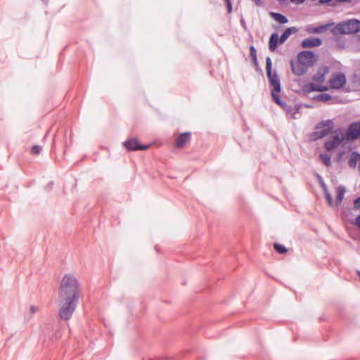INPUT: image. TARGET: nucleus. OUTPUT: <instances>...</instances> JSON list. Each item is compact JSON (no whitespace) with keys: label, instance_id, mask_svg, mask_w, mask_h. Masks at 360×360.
<instances>
[{"label":"nucleus","instance_id":"f257e3e1","mask_svg":"<svg viewBox=\"0 0 360 360\" xmlns=\"http://www.w3.org/2000/svg\"><path fill=\"white\" fill-rule=\"evenodd\" d=\"M81 295V285L72 274H66L62 278L58 288V316L65 321L71 319Z\"/></svg>","mask_w":360,"mask_h":360},{"label":"nucleus","instance_id":"f03ea898","mask_svg":"<svg viewBox=\"0 0 360 360\" xmlns=\"http://www.w3.org/2000/svg\"><path fill=\"white\" fill-rule=\"evenodd\" d=\"M334 128V122L333 120H323L319 122L316 127V131L311 136L314 139H319L328 135Z\"/></svg>","mask_w":360,"mask_h":360},{"label":"nucleus","instance_id":"7ed1b4c3","mask_svg":"<svg viewBox=\"0 0 360 360\" xmlns=\"http://www.w3.org/2000/svg\"><path fill=\"white\" fill-rule=\"evenodd\" d=\"M335 29L341 34H353L360 32V21L356 19L348 20L338 23Z\"/></svg>","mask_w":360,"mask_h":360},{"label":"nucleus","instance_id":"20e7f679","mask_svg":"<svg viewBox=\"0 0 360 360\" xmlns=\"http://www.w3.org/2000/svg\"><path fill=\"white\" fill-rule=\"evenodd\" d=\"M266 70L269 84L273 87L271 91L278 94L281 90L280 79L276 72H272L271 71V60L269 57L266 59Z\"/></svg>","mask_w":360,"mask_h":360},{"label":"nucleus","instance_id":"39448f33","mask_svg":"<svg viewBox=\"0 0 360 360\" xmlns=\"http://www.w3.org/2000/svg\"><path fill=\"white\" fill-rule=\"evenodd\" d=\"M328 83L330 88L334 89H339L344 86L346 83V77L344 74L341 72L335 73L329 79Z\"/></svg>","mask_w":360,"mask_h":360},{"label":"nucleus","instance_id":"423d86ee","mask_svg":"<svg viewBox=\"0 0 360 360\" xmlns=\"http://www.w3.org/2000/svg\"><path fill=\"white\" fill-rule=\"evenodd\" d=\"M297 60L303 63L306 67L311 66L316 61V56L311 51H304L300 52L297 56Z\"/></svg>","mask_w":360,"mask_h":360},{"label":"nucleus","instance_id":"0eeeda50","mask_svg":"<svg viewBox=\"0 0 360 360\" xmlns=\"http://www.w3.org/2000/svg\"><path fill=\"white\" fill-rule=\"evenodd\" d=\"M360 136V121L352 123L346 132L347 140H354Z\"/></svg>","mask_w":360,"mask_h":360},{"label":"nucleus","instance_id":"6e6552de","mask_svg":"<svg viewBox=\"0 0 360 360\" xmlns=\"http://www.w3.org/2000/svg\"><path fill=\"white\" fill-rule=\"evenodd\" d=\"M271 96L274 101L281 106L288 114L295 115L297 112V110L295 108L288 105L285 102L282 101L278 94L271 91Z\"/></svg>","mask_w":360,"mask_h":360},{"label":"nucleus","instance_id":"1a4fd4ad","mask_svg":"<svg viewBox=\"0 0 360 360\" xmlns=\"http://www.w3.org/2000/svg\"><path fill=\"white\" fill-rule=\"evenodd\" d=\"M344 139L345 137H340L339 135H335L326 141L325 148L328 151H330L335 148H337L340 145V143L344 141Z\"/></svg>","mask_w":360,"mask_h":360},{"label":"nucleus","instance_id":"9d476101","mask_svg":"<svg viewBox=\"0 0 360 360\" xmlns=\"http://www.w3.org/2000/svg\"><path fill=\"white\" fill-rule=\"evenodd\" d=\"M124 146L129 150H143L149 148V146L141 145L135 139H131L124 142Z\"/></svg>","mask_w":360,"mask_h":360},{"label":"nucleus","instance_id":"9b49d317","mask_svg":"<svg viewBox=\"0 0 360 360\" xmlns=\"http://www.w3.org/2000/svg\"><path fill=\"white\" fill-rule=\"evenodd\" d=\"M290 66L292 72L297 76H300L306 73L308 68L299 60H297L296 61H295L294 60H291Z\"/></svg>","mask_w":360,"mask_h":360},{"label":"nucleus","instance_id":"f8f14e48","mask_svg":"<svg viewBox=\"0 0 360 360\" xmlns=\"http://www.w3.org/2000/svg\"><path fill=\"white\" fill-rule=\"evenodd\" d=\"M322 44V41L320 38L310 37L304 39L302 41V46L303 48H311L319 46Z\"/></svg>","mask_w":360,"mask_h":360},{"label":"nucleus","instance_id":"ddd939ff","mask_svg":"<svg viewBox=\"0 0 360 360\" xmlns=\"http://www.w3.org/2000/svg\"><path fill=\"white\" fill-rule=\"evenodd\" d=\"M329 72L327 66L321 68L319 71L313 76V79L318 83H322L325 81L326 75Z\"/></svg>","mask_w":360,"mask_h":360},{"label":"nucleus","instance_id":"4468645a","mask_svg":"<svg viewBox=\"0 0 360 360\" xmlns=\"http://www.w3.org/2000/svg\"><path fill=\"white\" fill-rule=\"evenodd\" d=\"M191 133L184 132L180 134L176 139V146L178 148H183L186 143L190 140Z\"/></svg>","mask_w":360,"mask_h":360},{"label":"nucleus","instance_id":"2eb2a0df","mask_svg":"<svg viewBox=\"0 0 360 360\" xmlns=\"http://www.w3.org/2000/svg\"><path fill=\"white\" fill-rule=\"evenodd\" d=\"M279 39L280 37L277 33H273L270 36L269 41V49L271 51H274L277 49L278 44H280Z\"/></svg>","mask_w":360,"mask_h":360},{"label":"nucleus","instance_id":"dca6fc26","mask_svg":"<svg viewBox=\"0 0 360 360\" xmlns=\"http://www.w3.org/2000/svg\"><path fill=\"white\" fill-rule=\"evenodd\" d=\"M327 25H323L318 27H313L310 25L307 27L306 31L309 34H321L324 32L328 29Z\"/></svg>","mask_w":360,"mask_h":360},{"label":"nucleus","instance_id":"f3484780","mask_svg":"<svg viewBox=\"0 0 360 360\" xmlns=\"http://www.w3.org/2000/svg\"><path fill=\"white\" fill-rule=\"evenodd\" d=\"M297 32V29L295 27H291L287 28L284 31L283 34L281 36V37L279 39V43L281 44H283L288 39V37L290 36V34H292L293 33H296Z\"/></svg>","mask_w":360,"mask_h":360},{"label":"nucleus","instance_id":"a211bd4d","mask_svg":"<svg viewBox=\"0 0 360 360\" xmlns=\"http://www.w3.org/2000/svg\"><path fill=\"white\" fill-rule=\"evenodd\" d=\"M345 188L343 186H339L337 188V193H336V198H335V202H336V205H339L343 198H344V195H345Z\"/></svg>","mask_w":360,"mask_h":360},{"label":"nucleus","instance_id":"6ab92c4d","mask_svg":"<svg viewBox=\"0 0 360 360\" xmlns=\"http://www.w3.org/2000/svg\"><path fill=\"white\" fill-rule=\"evenodd\" d=\"M360 154L353 152L350 156L348 165L350 167L355 168L358 164Z\"/></svg>","mask_w":360,"mask_h":360},{"label":"nucleus","instance_id":"aec40b11","mask_svg":"<svg viewBox=\"0 0 360 360\" xmlns=\"http://www.w3.org/2000/svg\"><path fill=\"white\" fill-rule=\"evenodd\" d=\"M271 15L273 17V18L278 22L281 24H285L288 22L287 18L278 13H271Z\"/></svg>","mask_w":360,"mask_h":360},{"label":"nucleus","instance_id":"412c9836","mask_svg":"<svg viewBox=\"0 0 360 360\" xmlns=\"http://www.w3.org/2000/svg\"><path fill=\"white\" fill-rule=\"evenodd\" d=\"M331 98H332L331 96L326 93L321 94H319L314 97V100L318 101H321L323 103H326V102L330 101Z\"/></svg>","mask_w":360,"mask_h":360},{"label":"nucleus","instance_id":"4be33fe9","mask_svg":"<svg viewBox=\"0 0 360 360\" xmlns=\"http://www.w3.org/2000/svg\"><path fill=\"white\" fill-rule=\"evenodd\" d=\"M320 159L322 162L327 167H329L331 164L330 156L326 153L320 154Z\"/></svg>","mask_w":360,"mask_h":360},{"label":"nucleus","instance_id":"5701e85b","mask_svg":"<svg viewBox=\"0 0 360 360\" xmlns=\"http://www.w3.org/2000/svg\"><path fill=\"white\" fill-rule=\"evenodd\" d=\"M316 84L309 83L303 86V91L306 93H310L316 91Z\"/></svg>","mask_w":360,"mask_h":360},{"label":"nucleus","instance_id":"b1692460","mask_svg":"<svg viewBox=\"0 0 360 360\" xmlns=\"http://www.w3.org/2000/svg\"><path fill=\"white\" fill-rule=\"evenodd\" d=\"M274 248L275 250L280 254H284L288 251V250L283 245L278 243H274Z\"/></svg>","mask_w":360,"mask_h":360},{"label":"nucleus","instance_id":"393cba45","mask_svg":"<svg viewBox=\"0 0 360 360\" xmlns=\"http://www.w3.org/2000/svg\"><path fill=\"white\" fill-rule=\"evenodd\" d=\"M250 56L252 58V61L256 64L257 63V51L253 46H251L250 48Z\"/></svg>","mask_w":360,"mask_h":360},{"label":"nucleus","instance_id":"a878e982","mask_svg":"<svg viewBox=\"0 0 360 360\" xmlns=\"http://www.w3.org/2000/svg\"><path fill=\"white\" fill-rule=\"evenodd\" d=\"M41 150V146H39L38 145H35V146H32V148L31 149V153L33 155H38L40 153Z\"/></svg>","mask_w":360,"mask_h":360},{"label":"nucleus","instance_id":"bb28decb","mask_svg":"<svg viewBox=\"0 0 360 360\" xmlns=\"http://www.w3.org/2000/svg\"><path fill=\"white\" fill-rule=\"evenodd\" d=\"M316 91H327L328 89L326 86H323L319 84H316Z\"/></svg>","mask_w":360,"mask_h":360},{"label":"nucleus","instance_id":"cd10ccee","mask_svg":"<svg viewBox=\"0 0 360 360\" xmlns=\"http://www.w3.org/2000/svg\"><path fill=\"white\" fill-rule=\"evenodd\" d=\"M325 195H326V200H327L328 204L332 205V204H333V199H332V197H331L330 194L327 191H326Z\"/></svg>","mask_w":360,"mask_h":360},{"label":"nucleus","instance_id":"c85d7f7f","mask_svg":"<svg viewBox=\"0 0 360 360\" xmlns=\"http://www.w3.org/2000/svg\"><path fill=\"white\" fill-rule=\"evenodd\" d=\"M224 1L226 4L228 13H231L232 11V5H231V0H224Z\"/></svg>","mask_w":360,"mask_h":360},{"label":"nucleus","instance_id":"c756f323","mask_svg":"<svg viewBox=\"0 0 360 360\" xmlns=\"http://www.w3.org/2000/svg\"><path fill=\"white\" fill-rule=\"evenodd\" d=\"M354 208L356 210L360 209V197H359L354 200Z\"/></svg>","mask_w":360,"mask_h":360},{"label":"nucleus","instance_id":"7c9ffc66","mask_svg":"<svg viewBox=\"0 0 360 360\" xmlns=\"http://www.w3.org/2000/svg\"><path fill=\"white\" fill-rule=\"evenodd\" d=\"M30 313L32 314H35L36 312L38 311V308L37 307H35V306H31L30 307Z\"/></svg>","mask_w":360,"mask_h":360},{"label":"nucleus","instance_id":"2f4dec72","mask_svg":"<svg viewBox=\"0 0 360 360\" xmlns=\"http://www.w3.org/2000/svg\"><path fill=\"white\" fill-rule=\"evenodd\" d=\"M355 225L360 229V215L356 218Z\"/></svg>","mask_w":360,"mask_h":360},{"label":"nucleus","instance_id":"473e14b6","mask_svg":"<svg viewBox=\"0 0 360 360\" xmlns=\"http://www.w3.org/2000/svg\"><path fill=\"white\" fill-rule=\"evenodd\" d=\"M256 6H262V2L261 0H252Z\"/></svg>","mask_w":360,"mask_h":360},{"label":"nucleus","instance_id":"72a5a7b5","mask_svg":"<svg viewBox=\"0 0 360 360\" xmlns=\"http://www.w3.org/2000/svg\"><path fill=\"white\" fill-rule=\"evenodd\" d=\"M290 1L297 4H300L303 3L304 0H290Z\"/></svg>","mask_w":360,"mask_h":360},{"label":"nucleus","instance_id":"f704fd0d","mask_svg":"<svg viewBox=\"0 0 360 360\" xmlns=\"http://www.w3.org/2000/svg\"><path fill=\"white\" fill-rule=\"evenodd\" d=\"M352 0H335V3H342V2H351Z\"/></svg>","mask_w":360,"mask_h":360},{"label":"nucleus","instance_id":"c9c22d12","mask_svg":"<svg viewBox=\"0 0 360 360\" xmlns=\"http://www.w3.org/2000/svg\"><path fill=\"white\" fill-rule=\"evenodd\" d=\"M358 168L360 170V155H359V159L358 160V164H357Z\"/></svg>","mask_w":360,"mask_h":360},{"label":"nucleus","instance_id":"e433bc0d","mask_svg":"<svg viewBox=\"0 0 360 360\" xmlns=\"http://www.w3.org/2000/svg\"><path fill=\"white\" fill-rule=\"evenodd\" d=\"M357 274L359 275V276L360 277V271H357Z\"/></svg>","mask_w":360,"mask_h":360}]
</instances>
